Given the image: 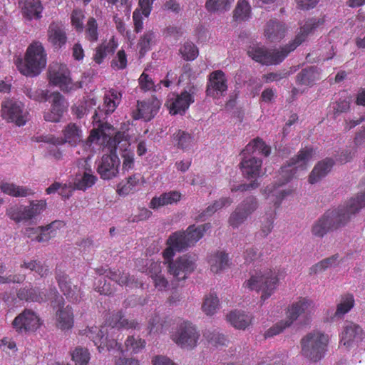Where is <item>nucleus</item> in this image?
I'll use <instances>...</instances> for the list:
<instances>
[{"label":"nucleus","instance_id":"nucleus-1","mask_svg":"<svg viewBox=\"0 0 365 365\" xmlns=\"http://www.w3.org/2000/svg\"><path fill=\"white\" fill-rule=\"evenodd\" d=\"M314 154L312 148H305L281 168L276 182L267 185L263 190L262 194L269 204H272L274 208H277L282 201L292 192V189H284L283 185L289 182L297 172L307 169Z\"/></svg>","mask_w":365,"mask_h":365},{"label":"nucleus","instance_id":"nucleus-2","mask_svg":"<svg viewBox=\"0 0 365 365\" xmlns=\"http://www.w3.org/2000/svg\"><path fill=\"white\" fill-rule=\"evenodd\" d=\"M365 207V191L350 198L336 210L329 211L312 225L313 235L322 237L328 232L347 224L362 208Z\"/></svg>","mask_w":365,"mask_h":365},{"label":"nucleus","instance_id":"nucleus-3","mask_svg":"<svg viewBox=\"0 0 365 365\" xmlns=\"http://www.w3.org/2000/svg\"><path fill=\"white\" fill-rule=\"evenodd\" d=\"M319 24V21L316 19H308L304 24L300 27L294 39L284 46L269 51L264 46L255 44L250 47L247 53L253 60L262 64H278L281 63L290 52L294 51L302 44L306 40L307 37L318 27Z\"/></svg>","mask_w":365,"mask_h":365},{"label":"nucleus","instance_id":"nucleus-4","mask_svg":"<svg viewBox=\"0 0 365 365\" xmlns=\"http://www.w3.org/2000/svg\"><path fill=\"white\" fill-rule=\"evenodd\" d=\"M138 327V323L135 320L124 319L120 312L113 314L106 323L101 328L98 327H91L84 330V334L86 335L97 346L98 351L102 352L106 349L108 351L114 350L118 347L120 349V344L117 340L118 338H114L115 331L120 329H136Z\"/></svg>","mask_w":365,"mask_h":365},{"label":"nucleus","instance_id":"nucleus-5","mask_svg":"<svg viewBox=\"0 0 365 365\" xmlns=\"http://www.w3.org/2000/svg\"><path fill=\"white\" fill-rule=\"evenodd\" d=\"M270 153V148L259 138H256L248 143L242 150L243 158L240 163V167L243 175L247 179H257L262 174V161L255 155H263L268 156ZM259 183L255 180L249 184H242L231 188L232 192L245 191L257 187Z\"/></svg>","mask_w":365,"mask_h":365},{"label":"nucleus","instance_id":"nucleus-6","mask_svg":"<svg viewBox=\"0 0 365 365\" xmlns=\"http://www.w3.org/2000/svg\"><path fill=\"white\" fill-rule=\"evenodd\" d=\"M121 97V93L115 89H110L105 93L103 105L98 107V110H96L93 115V122L96 128L91 132L88 137L89 143H97L101 138L104 143L107 138L110 136V130L113 131L114 129L108 124H104L102 120L115 111L120 102Z\"/></svg>","mask_w":365,"mask_h":365},{"label":"nucleus","instance_id":"nucleus-7","mask_svg":"<svg viewBox=\"0 0 365 365\" xmlns=\"http://www.w3.org/2000/svg\"><path fill=\"white\" fill-rule=\"evenodd\" d=\"M210 227V223L199 226L193 225L189 226L185 232L173 233L168 239V247L163 252V257L168 260L174 257L175 251H182L193 246Z\"/></svg>","mask_w":365,"mask_h":365},{"label":"nucleus","instance_id":"nucleus-8","mask_svg":"<svg viewBox=\"0 0 365 365\" xmlns=\"http://www.w3.org/2000/svg\"><path fill=\"white\" fill-rule=\"evenodd\" d=\"M46 53L39 41H34L28 47L25 61L17 58L15 63L19 71L24 76H36L46 67Z\"/></svg>","mask_w":365,"mask_h":365},{"label":"nucleus","instance_id":"nucleus-9","mask_svg":"<svg viewBox=\"0 0 365 365\" xmlns=\"http://www.w3.org/2000/svg\"><path fill=\"white\" fill-rule=\"evenodd\" d=\"M314 312V303L307 298H300L294 302L287 310V319L282 320L270 327L264 334L265 338L272 337L289 327L299 317L307 319Z\"/></svg>","mask_w":365,"mask_h":365},{"label":"nucleus","instance_id":"nucleus-10","mask_svg":"<svg viewBox=\"0 0 365 365\" xmlns=\"http://www.w3.org/2000/svg\"><path fill=\"white\" fill-rule=\"evenodd\" d=\"M278 282L277 273L267 269L251 275L250 279L245 281L242 287L249 291L261 292V301L264 302L272 295L277 289Z\"/></svg>","mask_w":365,"mask_h":365},{"label":"nucleus","instance_id":"nucleus-11","mask_svg":"<svg viewBox=\"0 0 365 365\" xmlns=\"http://www.w3.org/2000/svg\"><path fill=\"white\" fill-rule=\"evenodd\" d=\"M329 336L319 331L309 333L301 340L302 354L311 361L323 359L327 351Z\"/></svg>","mask_w":365,"mask_h":365},{"label":"nucleus","instance_id":"nucleus-12","mask_svg":"<svg viewBox=\"0 0 365 365\" xmlns=\"http://www.w3.org/2000/svg\"><path fill=\"white\" fill-rule=\"evenodd\" d=\"M44 200H31L29 205H14L7 208L6 214L16 223L34 222L46 210Z\"/></svg>","mask_w":365,"mask_h":365},{"label":"nucleus","instance_id":"nucleus-13","mask_svg":"<svg viewBox=\"0 0 365 365\" xmlns=\"http://www.w3.org/2000/svg\"><path fill=\"white\" fill-rule=\"evenodd\" d=\"M200 334L191 322L180 320L177 323L176 330L170 335L171 339L179 346L185 349H194L200 339Z\"/></svg>","mask_w":365,"mask_h":365},{"label":"nucleus","instance_id":"nucleus-14","mask_svg":"<svg viewBox=\"0 0 365 365\" xmlns=\"http://www.w3.org/2000/svg\"><path fill=\"white\" fill-rule=\"evenodd\" d=\"M49 83L58 86L63 92H70L82 87L81 82L71 80L70 71L64 64L52 63L48 68Z\"/></svg>","mask_w":365,"mask_h":365},{"label":"nucleus","instance_id":"nucleus-15","mask_svg":"<svg viewBox=\"0 0 365 365\" xmlns=\"http://www.w3.org/2000/svg\"><path fill=\"white\" fill-rule=\"evenodd\" d=\"M28 111L24 104L14 99H6L1 103V116L9 122L22 126L28 120Z\"/></svg>","mask_w":365,"mask_h":365},{"label":"nucleus","instance_id":"nucleus-16","mask_svg":"<svg viewBox=\"0 0 365 365\" xmlns=\"http://www.w3.org/2000/svg\"><path fill=\"white\" fill-rule=\"evenodd\" d=\"M110 147L114 150L120 149L123 150L121 157L123 160L122 170L123 172L129 171L134 167V153L132 150L127 148L130 146L128 140L125 132H116L115 135L112 138L108 136L107 140Z\"/></svg>","mask_w":365,"mask_h":365},{"label":"nucleus","instance_id":"nucleus-17","mask_svg":"<svg viewBox=\"0 0 365 365\" xmlns=\"http://www.w3.org/2000/svg\"><path fill=\"white\" fill-rule=\"evenodd\" d=\"M164 259L168 264V272L177 280L185 279L195 268V257L183 255L175 261Z\"/></svg>","mask_w":365,"mask_h":365},{"label":"nucleus","instance_id":"nucleus-18","mask_svg":"<svg viewBox=\"0 0 365 365\" xmlns=\"http://www.w3.org/2000/svg\"><path fill=\"white\" fill-rule=\"evenodd\" d=\"M115 151L111 147L110 154L103 155L98 164L97 171L103 180H110L119 173L120 160Z\"/></svg>","mask_w":365,"mask_h":365},{"label":"nucleus","instance_id":"nucleus-19","mask_svg":"<svg viewBox=\"0 0 365 365\" xmlns=\"http://www.w3.org/2000/svg\"><path fill=\"white\" fill-rule=\"evenodd\" d=\"M41 324L38 315L31 309H25L15 317L13 328L19 333L34 331Z\"/></svg>","mask_w":365,"mask_h":365},{"label":"nucleus","instance_id":"nucleus-20","mask_svg":"<svg viewBox=\"0 0 365 365\" xmlns=\"http://www.w3.org/2000/svg\"><path fill=\"white\" fill-rule=\"evenodd\" d=\"M51 108L44 113V119L50 122H59L63 114L67 110L68 103L59 93L53 92L50 96Z\"/></svg>","mask_w":365,"mask_h":365},{"label":"nucleus","instance_id":"nucleus-21","mask_svg":"<svg viewBox=\"0 0 365 365\" xmlns=\"http://www.w3.org/2000/svg\"><path fill=\"white\" fill-rule=\"evenodd\" d=\"M160 107V102L157 98L138 101L136 109L133 111V117L135 120H150L157 114Z\"/></svg>","mask_w":365,"mask_h":365},{"label":"nucleus","instance_id":"nucleus-22","mask_svg":"<svg viewBox=\"0 0 365 365\" xmlns=\"http://www.w3.org/2000/svg\"><path fill=\"white\" fill-rule=\"evenodd\" d=\"M56 327L63 331L71 330L74 324V314L73 309L70 305L65 306L64 304L58 305L55 314Z\"/></svg>","mask_w":365,"mask_h":365},{"label":"nucleus","instance_id":"nucleus-23","mask_svg":"<svg viewBox=\"0 0 365 365\" xmlns=\"http://www.w3.org/2000/svg\"><path fill=\"white\" fill-rule=\"evenodd\" d=\"M227 90V78L225 73L217 70L210 75L207 88V94L213 98L223 96Z\"/></svg>","mask_w":365,"mask_h":365},{"label":"nucleus","instance_id":"nucleus-24","mask_svg":"<svg viewBox=\"0 0 365 365\" xmlns=\"http://www.w3.org/2000/svg\"><path fill=\"white\" fill-rule=\"evenodd\" d=\"M364 337L361 327L352 322H348L341 333V344L346 348L356 346Z\"/></svg>","mask_w":365,"mask_h":365},{"label":"nucleus","instance_id":"nucleus-25","mask_svg":"<svg viewBox=\"0 0 365 365\" xmlns=\"http://www.w3.org/2000/svg\"><path fill=\"white\" fill-rule=\"evenodd\" d=\"M48 41L55 49L61 48L67 42V34L61 22H52L47 31Z\"/></svg>","mask_w":365,"mask_h":365},{"label":"nucleus","instance_id":"nucleus-26","mask_svg":"<svg viewBox=\"0 0 365 365\" xmlns=\"http://www.w3.org/2000/svg\"><path fill=\"white\" fill-rule=\"evenodd\" d=\"M193 102V92L191 90L185 91L180 95H177L174 99L168 101L170 113L172 115L182 114Z\"/></svg>","mask_w":365,"mask_h":365},{"label":"nucleus","instance_id":"nucleus-27","mask_svg":"<svg viewBox=\"0 0 365 365\" xmlns=\"http://www.w3.org/2000/svg\"><path fill=\"white\" fill-rule=\"evenodd\" d=\"M57 280L59 287L63 294L73 302H77L82 297V292L81 289L76 284H73L68 277L63 273L57 274Z\"/></svg>","mask_w":365,"mask_h":365},{"label":"nucleus","instance_id":"nucleus-28","mask_svg":"<svg viewBox=\"0 0 365 365\" xmlns=\"http://www.w3.org/2000/svg\"><path fill=\"white\" fill-rule=\"evenodd\" d=\"M287 30L288 28L285 24L272 19L267 23L264 34L270 42H277L285 36Z\"/></svg>","mask_w":365,"mask_h":365},{"label":"nucleus","instance_id":"nucleus-29","mask_svg":"<svg viewBox=\"0 0 365 365\" xmlns=\"http://www.w3.org/2000/svg\"><path fill=\"white\" fill-rule=\"evenodd\" d=\"M19 4L24 17L28 20H38L42 17L43 7L40 0H21Z\"/></svg>","mask_w":365,"mask_h":365},{"label":"nucleus","instance_id":"nucleus-30","mask_svg":"<svg viewBox=\"0 0 365 365\" xmlns=\"http://www.w3.org/2000/svg\"><path fill=\"white\" fill-rule=\"evenodd\" d=\"M155 0H139V9L135 10L133 14L135 31L140 32L143 29L142 14L148 17L152 10V5Z\"/></svg>","mask_w":365,"mask_h":365},{"label":"nucleus","instance_id":"nucleus-31","mask_svg":"<svg viewBox=\"0 0 365 365\" xmlns=\"http://www.w3.org/2000/svg\"><path fill=\"white\" fill-rule=\"evenodd\" d=\"M208 263L213 273H220L230 266L228 254L224 251L215 252L210 255Z\"/></svg>","mask_w":365,"mask_h":365},{"label":"nucleus","instance_id":"nucleus-32","mask_svg":"<svg viewBox=\"0 0 365 365\" xmlns=\"http://www.w3.org/2000/svg\"><path fill=\"white\" fill-rule=\"evenodd\" d=\"M181 194L178 191L164 192L160 196L154 197L149 205V207L153 210L176 203L180 200Z\"/></svg>","mask_w":365,"mask_h":365},{"label":"nucleus","instance_id":"nucleus-33","mask_svg":"<svg viewBox=\"0 0 365 365\" xmlns=\"http://www.w3.org/2000/svg\"><path fill=\"white\" fill-rule=\"evenodd\" d=\"M97 180L96 176L93 174L91 168L86 167L82 172L76 175L74 180L75 188L81 190H86L93 186Z\"/></svg>","mask_w":365,"mask_h":365},{"label":"nucleus","instance_id":"nucleus-34","mask_svg":"<svg viewBox=\"0 0 365 365\" xmlns=\"http://www.w3.org/2000/svg\"><path fill=\"white\" fill-rule=\"evenodd\" d=\"M63 138L58 143H68L71 146H76L82 142L83 135L81 128L75 123L68 124L63 130Z\"/></svg>","mask_w":365,"mask_h":365},{"label":"nucleus","instance_id":"nucleus-35","mask_svg":"<svg viewBox=\"0 0 365 365\" xmlns=\"http://www.w3.org/2000/svg\"><path fill=\"white\" fill-rule=\"evenodd\" d=\"M64 226L63 221L55 220L45 227H38L37 230L39 234L36 237V240L39 242H48L56 236L58 230L64 227Z\"/></svg>","mask_w":365,"mask_h":365},{"label":"nucleus","instance_id":"nucleus-36","mask_svg":"<svg viewBox=\"0 0 365 365\" xmlns=\"http://www.w3.org/2000/svg\"><path fill=\"white\" fill-rule=\"evenodd\" d=\"M321 70L317 67L302 69L297 76V82L300 85L312 86L321 79Z\"/></svg>","mask_w":365,"mask_h":365},{"label":"nucleus","instance_id":"nucleus-37","mask_svg":"<svg viewBox=\"0 0 365 365\" xmlns=\"http://www.w3.org/2000/svg\"><path fill=\"white\" fill-rule=\"evenodd\" d=\"M17 297L21 300L33 302H42L47 299L46 294L38 288L25 287L19 290Z\"/></svg>","mask_w":365,"mask_h":365},{"label":"nucleus","instance_id":"nucleus-38","mask_svg":"<svg viewBox=\"0 0 365 365\" xmlns=\"http://www.w3.org/2000/svg\"><path fill=\"white\" fill-rule=\"evenodd\" d=\"M0 190L4 194L15 197H27L34 193L31 188L26 186H20L11 182H2Z\"/></svg>","mask_w":365,"mask_h":365},{"label":"nucleus","instance_id":"nucleus-39","mask_svg":"<svg viewBox=\"0 0 365 365\" xmlns=\"http://www.w3.org/2000/svg\"><path fill=\"white\" fill-rule=\"evenodd\" d=\"M96 272L98 274H105L107 278H109L110 280L115 282L119 285H127L131 286L133 284H135L134 282V279H131L129 278V276L126 273H121L119 270L118 271H112L105 269L103 268L98 269Z\"/></svg>","mask_w":365,"mask_h":365},{"label":"nucleus","instance_id":"nucleus-40","mask_svg":"<svg viewBox=\"0 0 365 365\" xmlns=\"http://www.w3.org/2000/svg\"><path fill=\"white\" fill-rule=\"evenodd\" d=\"M334 163L331 159H326L319 162L312 171L309 181L311 184L316 183L324 178L331 169Z\"/></svg>","mask_w":365,"mask_h":365},{"label":"nucleus","instance_id":"nucleus-41","mask_svg":"<svg viewBox=\"0 0 365 365\" xmlns=\"http://www.w3.org/2000/svg\"><path fill=\"white\" fill-rule=\"evenodd\" d=\"M228 322L236 329H245L251 323V317L242 311L231 312L227 316Z\"/></svg>","mask_w":365,"mask_h":365},{"label":"nucleus","instance_id":"nucleus-42","mask_svg":"<svg viewBox=\"0 0 365 365\" xmlns=\"http://www.w3.org/2000/svg\"><path fill=\"white\" fill-rule=\"evenodd\" d=\"M252 16V7L247 0H238L233 11V19L237 22L248 21Z\"/></svg>","mask_w":365,"mask_h":365},{"label":"nucleus","instance_id":"nucleus-43","mask_svg":"<svg viewBox=\"0 0 365 365\" xmlns=\"http://www.w3.org/2000/svg\"><path fill=\"white\" fill-rule=\"evenodd\" d=\"M150 272L155 288L158 290H164L168 287V282L161 273L160 263H151L150 265Z\"/></svg>","mask_w":365,"mask_h":365},{"label":"nucleus","instance_id":"nucleus-44","mask_svg":"<svg viewBox=\"0 0 365 365\" xmlns=\"http://www.w3.org/2000/svg\"><path fill=\"white\" fill-rule=\"evenodd\" d=\"M172 324V319L166 318L163 319L159 315L154 314L149 319L148 328L150 333H163L165 332Z\"/></svg>","mask_w":365,"mask_h":365},{"label":"nucleus","instance_id":"nucleus-45","mask_svg":"<svg viewBox=\"0 0 365 365\" xmlns=\"http://www.w3.org/2000/svg\"><path fill=\"white\" fill-rule=\"evenodd\" d=\"M220 300L215 293H209L204 297L202 311L207 316L214 315L220 309Z\"/></svg>","mask_w":365,"mask_h":365},{"label":"nucleus","instance_id":"nucleus-46","mask_svg":"<svg viewBox=\"0 0 365 365\" xmlns=\"http://www.w3.org/2000/svg\"><path fill=\"white\" fill-rule=\"evenodd\" d=\"M116 48L117 43L113 38L110 39L108 42L101 43L96 49L93 60L98 64L101 63L108 55L114 53Z\"/></svg>","mask_w":365,"mask_h":365},{"label":"nucleus","instance_id":"nucleus-47","mask_svg":"<svg viewBox=\"0 0 365 365\" xmlns=\"http://www.w3.org/2000/svg\"><path fill=\"white\" fill-rule=\"evenodd\" d=\"M172 138L174 145L180 149L186 150L192 145L193 138L186 131L178 130L173 134Z\"/></svg>","mask_w":365,"mask_h":365},{"label":"nucleus","instance_id":"nucleus-48","mask_svg":"<svg viewBox=\"0 0 365 365\" xmlns=\"http://www.w3.org/2000/svg\"><path fill=\"white\" fill-rule=\"evenodd\" d=\"M85 38L91 43L96 42L100 35L98 24L93 17H89L83 27Z\"/></svg>","mask_w":365,"mask_h":365},{"label":"nucleus","instance_id":"nucleus-49","mask_svg":"<svg viewBox=\"0 0 365 365\" xmlns=\"http://www.w3.org/2000/svg\"><path fill=\"white\" fill-rule=\"evenodd\" d=\"M354 306V298L352 294H347L341 297L336 306L334 317H342L348 313Z\"/></svg>","mask_w":365,"mask_h":365},{"label":"nucleus","instance_id":"nucleus-50","mask_svg":"<svg viewBox=\"0 0 365 365\" xmlns=\"http://www.w3.org/2000/svg\"><path fill=\"white\" fill-rule=\"evenodd\" d=\"M234 0H207L205 7L210 12L223 13L230 10Z\"/></svg>","mask_w":365,"mask_h":365},{"label":"nucleus","instance_id":"nucleus-51","mask_svg":"<svg viewBox=\"0 0 365 365\" xmlns=\"http://www.w3.org/2000/svg\"><path fill=\"white\" fill-rule=\"evenodd\" d=\"M96 102L93 98H87L79 101L72 107V112L78 118H83L89 111V109L96 106Z\"/></svg>","mask_w":365,"mask_h":365},{"label":"nucleus","instance_id":"nucleus-52","mask_svg":"<svg viewBox=\"0 0 365 365\" xmlns=\"http://www.w3.org/2000/svg\"><path fill=\"white\" fill-rule=\"evenodd\" d=\"M233 202V200L230 197H223L218 200H216L213 204L209 205L206 210L202 213V217L211 216L218 210L224 207H228Z\"/></svg>","mask_w":365,"mask_h":365},{"label":"nucleus","instance_id":"nucleus-53","mask_svg":"<svg viewBox=\"0 0 365 365\" xmlns=\"http://www.w3.org/2000/svg\"><path fill=\"white\" fill-rule=\"evenodd\" d=\"M21 267L34 271L41 277H45L49 273L48 267L44 262H41L38 260L24 262V263L21 265Z\"/></svg>","mask_w":365,"mask_h":365},{"label":"nucleus","instance_id":"nucleus-54","mask_svg":"<svg viewBox=\"0 0 365 365\" xmlns=\"http://www.w3.org/2000/svg\"><path fill=\"white\" fill-rule=\"evenodd\" d=\"M140 175L135 174L128 178L125 182L118 184L117 191L120 195H126L138 184Z\"/></svg>","mask_w":365,"mask_h":365},{"label":"nucleus","instance_id":"nucleus-55","mask_svg":"<svg viewBox=\"0 0 365 365\" xmlns=\"http://www.w3.org/2000/svg\"><path fill=\"white\" fill-rule=\"evenodd\" d=\"M72 359L76 365H87L90 360V353L86 348L76 347L72 352Z\"/></svg>","mask_w":365,"mask_h":365},{"label":"nucleus","instance_id":"nucleus-56","mask_svg":"<svg viewBox=\"0 0 365 365\" xmlns=\"http://www.w3.org/2000/svg\"><path fill=\"white\" fill-rule=\"evenodd\" d=\"M145 341L139 337L128 336L125 341V351H131L133 354H137L145 348Z\"/></svg>","mask_w":365,"mask_h":365},{"label":"nucleus","instance_id":"nucleus-57","mask_svg":"<svg viewBox=\"0 0 365 365\" xmlns=\"http://www.w3.org/2000/svg\"><path fill=\"white\" fill-rule=\"evenodd\" d=\"M111 352H113L112 354L114 356V363L115 365H139V361L137 359L123 356L124 350L121 345L119 350H118V347H115Z\"/></svg>","mask_w":365,"mask_h":365},{"label":"nucleus","instance_id":"nucleus-58","mask_svg":"<svg viewBox=\"0 0 365 365\" xmlns=\"http://www.w3.org/2000/svg\"><path fill=\"white\" fill-rule=\"evenodd\" d=\"M248 217L258 207L257 199L254 196H249L243 200L237 206Z\"/></svg>","mask_w":365,"mask_h":365},{"label":"nucleus","instance_id":"nucleus-59","mask_svg":"<svg viewBox=\"0 0 365 365\" xmlns=\"http://www.w3.org/2000/svg\"><path fill=\"white\" fill-rule=\"evenodd\" d=\"M339 257L337 255H333L331 257L324 259L321 262H318L312 267V270L315 272H322L327 269L332 267H335L339 264Z\"/></svg>","mask_w":365,"mask_h":365},{"label":"nucleus","instance_id":"nucleus-60","mask_svg":"<svg viewBox=\"0 0 365 365\" xmlns=\"http://www.w3.org/2000/svg\"><path fill=\"white\" fill-rule=\"evenodd\" d=\"M248 216L242 212L239 207H236L235 210L231 213L228 222L229 225L233 228L239 227L243 224Z\"/></svg>","mask_w":365,"mask_h":365},{"label":"nucleus","instance_id":"nucleus-61","mask_svg":"<svg viewBox=\"0 0 365 365\" xmlns=\"http://www.w3.org/2000/svg\"><path fill=\"white\" fill-rule=\"evenodd\" d=\"M182 58L186 61H193L198 55V50L191 42H186L180 49Z\"/></svg>","mask_w":365,"mask_h":365},{"label":"nucleus","instance_id":"nucleus-62","mask_svg":"<svg viewBox=\"0 0 365 365\" xmlns=\"http://www.w3.org/2000/svg\"><path fill=\"white\" fill-rule=\"evenodd\" d=\"M100 277L96 283V290L101 294L109 295L113 292V288L110 284V279H106L107 277L105 274H99Z\"/></svg>","mask_w":365,"mask_h":365},{"label":"nucleus","instance_id":"nucleus-63","mask_svg":"<svg viewBox=\"0 0 365 365\" xmlns=\"http://www.w3.org/2000/svg\"><path fill=\"white\" fill-rule=\"evenodd\" d=\"M155 38V34L152 31H148L144 34L138 43L140 53L141 55H143L150 48L151 45L154 42Z\"/></svg>","mask_w":365,"mask_h":365},{"label":"nucleus","instance_id":"nucleus-64","mask_svg":"<svg viewBox=\"0 0 365 365\" xmlns=\"http://www.w3.org/2000/svg\"><path fill=\"white\" fill-rule=\"evenodd\" d=\"M71 24L77 32L83 31L84 14L79 9L73 10L71 14Z\"/></svg>","mask_w":365,"mask_h":365}]
</instances>
